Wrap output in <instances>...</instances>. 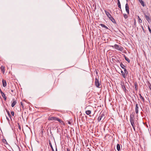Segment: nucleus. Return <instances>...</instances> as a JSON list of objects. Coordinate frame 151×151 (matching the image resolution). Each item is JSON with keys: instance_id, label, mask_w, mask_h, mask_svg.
Instances as JSON below:
<instances>
[{"instance_id": "49", "label": "nucleus", "mask_w": 151, "mask_h": 151, "mask_svg": "<svg viewBox=\"0 0 151 151\" xmlns=\"http://www.w3.org/2000/svg\"><path fill=\"white\" fill-rule=\"evenodd\" d=\"M69 124H70V122H69Z\"/></svg>"}, {"instance_id": "24", "label": "nucleus", "mask_w": 151, "mask_h": 151, "mask_svg": "<svg viewBox=\"0 0 151 151\" xmlns=\"http://www.w3.org/2000/svg\"><path fill=\"white\" fill-rule=\"evenodd\" d=\"M3 97V98H4V100H6V97L5 96V95L4 94V93H2L1 95Z\"/></svg>"}, {"instance_id": "45", "label": "nucleus", "mask_w": 151, "mask_h": 151, "mask_svg": "<svg viewBox=\"0 0 151 151\" xmlns=\"http://www.w3.org/2000/svg\"><path fill=\"white\" fill-rule=\"evenodd\" d=\"M139 2H140V1H142V0H138Z\"/></svg>"}, {"instance_id": "27", "label": "nucleus", "mask_w": 151, "mask_h": 151, "mask_svg": "<svg viewBox=\"0 0 151 151\" xmlns=\"http://www.w3.org/2000/svg\"><path fill=\"white\" fill-rule=\"evenodd\" d=\"M138 22L139 23H142V20L139 16H138Z\"/></svg>"}, {"instance_id": "37", "label": "nucleus", "mask_w": 151, "mask_h": 151, "mask_svg": "<svg viewBox=\"0 0 151 151\" xmlns=\"http://www.w3.org/2000/svg\"><path fill=\"white\" fill-rule=\"evenodd\" d=\"M6 112H7V114L10 113L9 112L7 109H6Z\"/></svg>"}, {"instance_id": "29", "label": "nucleus", "mask_w": 151, "mask_h": 151, "mask_svg": "<svg viewBox=\"0 0 151 151\" xmlns=\"http://www.w3.org/2000/svg\"><path fill=\"white\" fill-rule=\"evenodd\" d=\"M2 142H3L4 144H6V143H7V142L6 141V140L5 139H3L2 140Z\"/></svg>"}, {"instance_id": "10", "label": "nucleus", "mask_w": 151, "mask_h": 151, "mask_svg": "<svg viewBox=\"0 0 151 151\" xmlns=\"http://www.w3.org/2000/svg\"><path fill=\"white\" fill-rule=\"evenodd\" d=\"M105 12L106 14V15L109 18H110L112 16L111 15L106 11L105 10Z\"/></svg>"}, {"instance_id": "16", "label": "nucleus", "mask_w": 151, "mask_h": 151, "mask_svg": "<svg viewBox=\"0 0 151 151\" xmlns=\"http://www.w3.org/2000/svg\"><path fill=\"white\" fill-rule=\"evenodd\" d=\"M139 95L140 97V98L142 99L143 102L144 103L145 102V99L144 97L142 96L141 94H139Z\"/></svg>"}, {"instance_id": "41", "label": "nucleus", "mask_w": 151, "mask_h": 151, "mask_svg": "<svg viewBox=\"0 0 151 151\" xmlns=\"http://www.w3.org/2000/svg\"><path fill=\"white\" fill-rule=\"evenodd\" d=\"M0 93H1L2 94V93H4L1 90V89H0Z\"/></svg>"}, {"instance_id": "18", "label": "nucleus", "mask_w": 151, "mask_h": 151, "mask_svg": "<svg viewBox=\"0 0 151 151\" xmlns=\"http://www.w3.org/2000/svg\"><path fill=\"white\" fill-rule=\"evenodd\" d=\"M120 66H121V67L122 68H123V69H126V66H125V65H124L123 64V63H120Z\"/></svg>"}, {"instance_id": "13", "label": "nucleus", "mask_w": 151, "mask_h": 151, "mask_svg": "<svg viewBox=\"0 0 151 151\" xmlns=\"http://www.w3.org/2000/svg\"><path fill=\"white\" fill-rule=\"evenodd\" d=\"M134 86H135V88L136 91H137L138 89V85L137 83L136 82L134 83Z\"/></svg>"}, {"instance_id": "36", "label": "nucleus", "mask_w": 151, "mask_h": 151, "mask_svg": "<svg viewBox=\"0 0 151 151\" xmlns=\"http://www.w3.org/2000/svg\"><path fill=\"white\" fill-rule=\"evenodd\" d=\"M8 114V116H9L10 117V118H11V114H10V113H9Z\"/></svg>"}, {"instance_id": "38", "label": "nucleus", "mask_w": 151, "mask_h": 151, "mask_svg": "<svg viewBox=\"0 0 151 151\" xmlns=\"http://www.w3.org/2000/svg\"><path fill=\"white\" fill-rule=\"evenodd\" d=\"M149 88L150 89V90H151V84H150V85L149 86Z\"/></svg>"}, {"instance_id": "8", "label": "nucleus", "mask_w": 151, "mask_h": 151, "mask_svg": "<svg viewBox=\"0 0 151 151\" xmlns=\"http://www.w3.org/2000/svg\"><path fill=\"white\" fill-rule=\"evenodd\" d=\"M138 109H139V107H138V104L137 103H136L135 110V112L137 114L138 113V111H139Z\"/></svg>"}, {"instance_id": "39", "label": "nucleus", "mask_w": 151, "mask_h": 151, "mask_svg": "<svg viewBox=\"0 0 151 151\" xmlns=\"http://www.w3.org/2000/svg\"><path fill=\"white\" fill-rule=\"evenodd\" d=\"M19 125V129L20 130H21V127H20V126L19 125Z\"/></svg>"}, {"instance_id": "14", "label": "nucleus", "mask_w": 151, "mask_h": 151, "mask_svg": "<svg viewBox=\"0 0 151 151\" xmlns=\"http://www.w3.org/2000/svg\"><path fill=\"white\" fill-rule=\"evenodd\" d=\"M17 103V101L16 100H14L13 101V102H12L11 104V106L12 107H13Z\"/></svg>"}, {"instance_id": "43", "label": "nucleus", "mask_w": 151, "mask_h": 151, "mask_svg": "<svg viewBox=\"0 0 151 151\" xmlns=\"http://www.w3.org/2000/svg\"><path fill=\"white\" fill-rule=\"evenodd\" d=\"M55 151H57V149L56 146V150Z\"/></svg>"}, {"instance_id": "12", "label": "nucleus", "mask_w": 151, "mask_h": 151, "mask_svg": "<svg viewBox=\"0 0 151 151\" xmlns=\"http://www.w3.org/2000/svg\"><path fill=\"white\" fill-rule=\"evenodd\" d=\"M145 17L146 19V20L148 22H149V21L151 20V19L149 16H147L146 15H145Z\"/></svg>"}, {"instance_id": "32", "label": "nucleus", "mask_w": 151, "mask_h": 151, "mask_svg": "<svg viewBox=\"0 0 151 151\" xmlns=\"http://www.w3.org/2000/svg\"><path fill=\"white\" fill-rule=\"evenodd\" d=\"M20 104H21V105L22 107L23 108L24 106V105H23V103L22 102H21V103H20Z\"/></svg>"}, {"instance_id": "21", "label": "nucleus", "mask_w": 151, "mask_h": 151, "mask_svg": "<svg viewBox=\"0 0 151 151\" xmlns=\"http://www.w3.org/2000/svg\"><path fill=\"white\" fill-rule=\"evenodd\" d=\"M91 111L90 110H88L86 111V113L87 115H89L91 113Z\"/></svg>"}, {"instance_id": "9", "label": "nucleus", "mask_w": 151, "mask_h": 151, "mask_svg": "<svg viewBox=\"0 0 151 151\" xmlns=\"http://www.w3.org/2000/svg\"><path fill=\"white\" fill-rule=\"evenodd\" d=\"M122 88L123 90L124 91V92L125 93L127 92V89L126 88L124 84H123V85H122Z\"/></svg>"}, {"instance_id": "44", "label": "nucleus", "mask_w": 151, "mask_h": 151, "mask_svg": "<svg viewBox=\"0 0 151 151\" xmlns=\"http://www.w3.org/2000/svg\"><path fill=\"white\" fill-rule=\"evenodd\" d=\"M52 151H54V150L53 148L52 149Z\"/></svg>"}, {"instance_id": "7", "label": "nucleus", "mask_w": 151, "mask_h": 151, "mask_svg": "<svg viewBox=\"0 0 151 151\" xmlns=\"http://www.w3.org/2000/svg\"><path fill=\"white\" fill-rule=\"evenodd\" d=\"M125 9L127 12L128 13V14H129V7L127 3H126L125 5Z\"/></svg>"}, {"instance_id": "20", "label": "nucleus", "mask_w": 151, "mask_h": 151, "mask_svg": "<svg viewBox=\"0 0 151 151\" xmlns=\"http://www.w3.org/2000/svg\"><path fill=\"white\" fill-rule=\"evenodd\" d=\"M117 2L118 6L121 9V4L119 0H117ZM121 10L122 11V10Z\"/></svg>"}, {"instance_id": "48", "label": "nucleus", "mask_w": 151, "mask_h": 151, "mask_svg": "<svg viewBox=\"0 0 151 151\" xmlns=\"http://www.w3.org/2000/svg\"><path fill=\"white\" fill-rule=\"evenodd\" d=\"M126 0V1H127V2H128V0Z\"/></svg>"}, {"instance_id": "34", "label": "nucleus", "mask_w": 151, "mask_h": 151, "mask_svg": "<svg viewBox=\"0 0 151 151\" xmlns=\"http://www.w3.org/2000/svg\"><path fill=\"white\" fill-rule=\"evenodd\" d=\"M148 29L149 30V31L151 33V29H150V27L148 26Z\"/></svg>"}, {"instance_id": "31", "label": "nucleus", "mask_w": 151, "mask_h": 151, "mask_svg": "<svg viewBox=\"0 0 151 151\" xmlns=\"http://www.w3.org/2000/svg\"><path fill=\"white\" fill-rule=\"evenodd\" d=\"M11 114L12 116H14V111H11Z\"/></svg>"}, {"instance_id": "3", "label": "nucleus", "mask_w": 151, "mask_h": 151, "mask_svg": "<svg viewBox=\"0 0 151 151\" xmlns=\"http://www.w3.org/2000/svg\"><path fill=\"white\" fill-rule=\"evenodd\" d=\"M111 46L112 47H114L116 49L121 51H122L124 50V48L122 47L117 44H115L114 46Z\"/></svg>"}, {"instance_id": "1", "label": "nucleus", "mask_w": 151, "mask_h": 151, "mask_svg": "<svg viewBox=\"0 0 151 151\" xmlns=\"http://www.w3.org/2000/svg\"><path fill=\"white\" fill-rule=\"evenodd\" d=\"M135 118L134 116V114H132L130 115V121L131 123V124L132 127L134 130L135 131V127L134 125V121Z\"/></svg>"}, {"instance_id": "30", "label": "nucleus", "mask_w": 151, "mask_h": 151, "mask_svg": "<svg viewBox=\"0 0 151 151\" xmlns=\"http://www.w3.org/2000/svg\"><path fill=\"white\" fill-rule=\"evenodd\" d=\"M124 16L125 19H127L128 17L126 14H124Z\"/></svg>"}, {"instance_id": "50", "label": "nucleus", "mask_w": 151, "mask_h": 151, "mask_svg": "<svg viewBox=\"0 0 151 151\" xmlns=\"http://www.w3.org/2000/svg\"><path fill=\"white\" fill-rule=\"evenodd\" d=\"M147 127H148V126H147Z\"/></svg>"}, {"instance_id": "5", "label": "nucleus", "mask_w": 151, "mask_h": 151, "mask_svg": "<svg viewBox=\"0 0 151 151\" xmlns=\"http://www.w3.org/2000/svg\"><path fill=\"white\" fill-rule=\"evenodd\" d=\"M95 84L96 86L98 88H100L99 87L100 86V84L99 82V80L97 78H96L95 79Z\"/></svg>"}, {"instance_id": "40", "label": "nucleus", "mask_w": 151, "mask_h": 151, "mask_svg": "<svg viewBox=\"0 0 151 151\" xmlns=\"http://www.w3.org/2000/svg\"><path fill=\"white\" fill-rule=\"evenodd\" d=\"M0 93H1L2 94V93H4L1 90V89H0Z\"/></svg>"}, {"instance_id": "47", "label": "nucleus", "mask_w": 151, "mask_h": 151, "mask_svg": "<svg viewBox=\"0 0 151 151\" xmlns=\"http://www.w3.org/2000/svg\"><path fill=\"white\" fill-rule=\"evenodd\" d=\"M11 91L12 92H13L14 91L12 90H11Z\"/></svg>"}, {"instance_id": "6", "label": "nucleus", "mask_w": 151, "mask_h": 151, "mask_svg": "<svg viewBox=\"0 0 151 151\" xmlns=\"http://www.w3.org/2000/svg\"><path fill=\"white\" fill-rule=\"evenodd\" d=\"M109 19L114 24L116 25H117L115 19L112 17V16H111Z\"/></svg>"}, {"instance_id": "26", "label": "nucleus", "mask_w": 151, "mask_h": 151, "mask_svg": "<svg viewBox=\"0 0 151 151\" xmlns=\"http://www.w3.org/2000/svg\"><path fill=\"white\" fill-rule=\"evenodd\" d=\"M49 145L50 146L51 149H53V147L52 145L51 144V142L50 140H49Z\"/></svg>"}, {"instance_id": "19", "label": "nucleus", "mask_w": 151, "mask_h": 151, "mask_svg": "<svg viewBox=\"0 0 151 151\" xmlns=\"http://www.w3.org/2000/svg\"><path fill=\"white\" fill-rule=\"evenodd\" d=\"M99 25L101 26V27H103L105 28H106V29H109L108 27L107 26H105V25H104V24H99Z\"/></svg>"}, {"instance_id": "35", "label": "nucleus", "mask_w": 151, "mask_h": 151, "mask_svg": "<svg viewBox=\"0 0 151 151\" xmlns=\"http://www.w3.org/2000/svg\"><path fill=\"white\" fill-rule=\"evenodd\" d=\"M116 62L117 63H120V64L121 63H120V62L119 60H116Z\"/></svg>"}, {"instance_id": "33", "label": "nucleus", "mask_w": 151, "mask_h": 151, "mask_svg": "<svg viewBox=\"0 0 151 151\" xmlns=\"http://www.w3.org/2000/svg\"><path fill=\"white\" fill-rule=\"evenodd\" d=\"M65 151H70V150L68 148H67L65 150Z\"/></svg>"}, {"instance_id": "42", "label": "nucleus", "mask_w": 151, "mask_h": 151, "mask_svg": "<svg viewBox=\"0 0 151 151\" xmlns=\"http://www.w3.org/2000/svg\"><path fill=\"white\" fill-rule=\"evenodd\" d=\"M6 117L7 119L8 120V121H9V118H8L7 116Z\"/></svg>"}, {"instance_id": "15", "label": "nucleus", "mask_w": 151, "mask_h": 151, "mask_svg": "<svg viewBox=\"0 0 151 151\" xmlns=\"http://www.w3.org/2000/svg\"><path fill=\"white\" fill-rule=\"evenodd\" d=\"M117 150L118 151H119L120 150V145L119 144H118L116 145Z\"/></svg>"}, {"instance_id": "11", "label": "nucleus", "mask_w": 151, "mask_h": 151, "mask_svg": "<svg viewBox=\"0 0 151 151\" xmlns=\"http://www.w3.org/2000/svg\"><path fill=\"white\" fill-rule=\"evenodd\" d=\"M3 86L4 87H5L6 86V82L5 80L3 79L2 80Z\"/></svg>"}, {"instance_id": "23", "label": "nucleus", "mask_w": 151, "mask_h": 151, "mask_svg": "<svg viewBox=\"0 0 151 151\" xmlns=\"http://www.w3.org/2000/svg\"><path fill=\"white\" fill-rule=\"evenodd\" d=\"M121 73H122V76L123 78H126V76L125 74V73H124V72L122 71H121Z\"/></svg>"}, {"instance_id": "17", "label": "nucleus", "mask_w": 151, "mask_h": 151, "mask_svg": "<svg viewBox=\"0 0 151 151\" xmlns=\"http://www.w3.org/2000/svg\"><path fill=\"white\" fill-rule=\"evenodd\" d=\"M124 57L125 60L129 63L130 62V60L125 55H124Z\"/></svg>"}, {"instance_id": "25", "label": "nucleus", "mask_w": 151, "mask_h": 151, "mask_svg": "<svg viewBox=\"0 0 151 151\" xmlns=\"http://www.w3.org/2000/svg\"><path fill=\"white\" fill-rule=\"evenodd\" d=\"M141 4L142 6H143L144 7L145 6L144 3V1H141L139 2Z\"/></svg>"}, {"instance_id": "28", "label": "nucleus", "mask_w": 151, "mask_h": 151, "mask_svg": "<svg viewBox=\"0 0 151 151\" xmlns=\"http://www.w3.org/2000/svg\"><path fill=\"white\" fill-rule=\"evenodd\" d=\"M124 70V73H125V74L127 75L128 74V72L127 70L126 69H125Z\"/></svg>"}, {"instance_id": "2", "label": "nucleus", "mask_w": 151, "mask_h": 151, "mask_svg": "<svg viewBox=\"0 0 151 151\" xmlns=\"http://www.w3.org/2000/svg\"><path fill=\"white\" fill-rule=\"evenodd\" d=\"M48 119L49 120H57L60 123L63 122L62 120L60 119H59L55 116H50L48 117Z\"/></svg>"}, {"instance_id": "46", "label": "nucleus", "mask_w": 151, "mask_h": 151, "mask_svg": "<svg viewBox=\"0 0 151 151\" xmlns=\"http://www.w3.org/2000/svg\"><path fill=\"white\" fill-rule=\"evenodd\" d=\"M141 27L142 28V29L144 30V28H143V27L142 26H141Z\"/></svg>"}, {"instance_id": "22", "label": "nucleus", "mask_w": 151, "mask_h": 151, "mask_svg": "<svg viewBox=\"0 0 151 151\" xmlns=\"http://www.w3.org/2000/svg\"><path fill=\"white\" fill-rule=\"evenodd\" d=\"M0 68L2 72L4 73V66H1V67Z\"/></svg>"}, {"instance_id": "4", "label": "nucleus", "mask_w": 151, "mask_h": 151, "mask_svg": "<svg viewBox=\"0 0 151 151\" xmlns=\"http://www.w3.org/2000/svg\"><path fill=\"white\" fill-rule=\"evenodd\" d=\"M105 118V116L104 114V113H101L100 114L99 116L98 117L97 120L98 122L100 121L102 119L104 120Z\"/></svg>"}]
</instances>
